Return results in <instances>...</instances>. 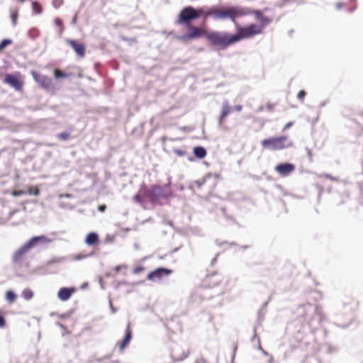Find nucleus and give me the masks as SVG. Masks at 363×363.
Instances as JSON below:
<instances>
[{"label":"nucleus","instance_id":"4","mask_svg":"<svg viewBox=\"0 0 363 363\" xmlns=\"http://www.w3.org/2000/svg\"><path fill=\"white\" fill-rule=\"evenodd\" d=\"M208 18L213 16L216 19H230L234 23L236 18L242 17L243 13L238 10V7L231 6L219 9L216 6L208 7Z\"/></svg>","mask_w":363,"mask_h":363},{"label":"nucleus","instance_id":"18","mask_svg":"<svg viewBox=\"0 0 363 363\" xmlns=\"http://www.w3.org/2000/svg\"><path fill=\"white\" fill-rule=\"evenodd\" d=\"M141 194L143 195V198L144 201H150L152 202V189H148L145 185H143L140 189Z\"/></svg>","mask_w":363,"mask_h":363},{"label":"nucleus","instance_id":"14","mask_svg":"<svg viewBox=\"0 0 363 363\" xmlns=\"http://www.w3.org/2000/svg\"><path fill=\"white\" fill-rule=\"evenodd\" d=\"M189 351H182L181 348L177 347L172 350V357L174 361H183L189 355Z\"/></svg>","mask_w":363,"mask_h":363},{"label":"nucleus","instance_id":"17","mask_svg":"<svg viewBox=\"0 0 363 363\" xmlns=\"http://www.w3.org/2000/svg\"><path fill=\"white\" fill-rule=\"evenodd\" d=\"M231 111V108L230 107L228 102H225L223 104L221 113L219 118L220 124H223L224 123L225 117L230 113Z\"/></svg>","mask_w":363,"mask_h":363},{"label":"nucleus","instance_id":"7","mask_svg":"<svg viewBox=\"0 0 363 363\" xmlns=\"http://www.w3.org/2000/svg\"><path fill=\"white\" fill-rule=\"evenodd\" d=\"M31 74L42 89L46 91H53L55 89L53 81L48 76L40 74L35 71H31Z\"/></svg>","mask_w":363,"mask_h":363},{"label":"nucleus","instance_id":"28","mask_svg":"<svg viewBox=\"0 0 363 363\" xmlns=\"http://www.w3.org/2000/svg\"><path fill=\"white\" fill-rule=\"evenodd\" d=\"M133 199L135 201L140 203H143V202H145L143 198V195L141 194L140 190H139L138 193L136 195H135Z\"/></svg>","mask_w":363,"mask_h":363},{"label":"nucleus","instance_id":"37","mask_svg":"<svg viewBox=\"0 0 363 363\" xmlns=\"http://www.w3.org/2000/svg\"><path fill=\"white\" fill-rule=\"evenodd\" d=\"M324 177L327 178V179H329L332 181H337L338 179L333 176H331L330 174H326L324 175Z\"/></svg>","mask_w":363,"mask_h":363},{"label":"nucleus","instance_id":"26","mask_svg":"<svg viewBox=\"0 0 363 363\" xmlns=\"http://www.w3.org/2000/svg\"><path fill=\"white\" fill-rule=\"evenodd\" d=\"M68 75L58 69L54 70V77L56 79L67 77Z\"/></svg>","mask_w":363,"mask_h":363},{"label":"nucleus","instance_id":"19","mask_svg":"<svg viewBox=\"0 0 363 363\" xmlns=\"http://www.w3.org/2000/svg\"><path fill=\"white\" fill-rule=\"evenodd\" d=\"M194 154L196 157L203 159L206 155V150L204 147L201 146L195 147L194 148Z\"/></svg>","mask_w":363,"mask_h":363},{"label":"nucleus","instance_id":"34","mask_svg":"<svg viewBox=\"0 0 363 363\" xmlns=\"http://www.w3.org/2000/svg\"><path fill=\"white\" fill-rule=\"evenodd\" d=\"M86 257V255H83V254H79V255H74V260H80V259H84Z\"/></svg>","mask_w":363,"mask_h":363},{"label":"nucleus","instance_id":"23","mask_svg":"<svg viewBox=\"0 0 363 363\" xmlns=\"http://www.w3.org/2000/svg\"><path fill=\"white\" fill-rule=\"evenodd\" d=\"M55 25L58 28L59 35L61 36L64 32L65 27L62 21L60 18H56L54 21Z\"/></svg>","mask_w":363,"mask_h":363},{"label":"nucleus","instance_id":"41","mask_svg":"<svg viewBox=\"0 0 363 363\" xmlns=\"http://www.w3.org/2000/svg\"><path fill=\"white\" fill-rule=\"evenodd\" d=\"M125 267H126L125 265H119V266L116 267L115 271L119 272L122 268H125Z\"/></svg>","mask_w":363,"mask_h":363},{"label":"nucleus","instance_id":"3","mask_svg":"<svg viewBox=\"0 0 363 363\" xmlns=\"http://www.w3.org/2000/svg\"><path fill=\"white\" fill-rule=\"evenodd\" d=\"M238 10L243 13L242 17L247 15H253L259 23V24L250 23L245 26H240V28L243 29L245 30L244 33L247 35V39H250L256 35L262 34L264 28L272 22L271 18L264 16L260 10H250L241 7H238Z\"/></svg>","mask_w":363,"mask_h":363},{"label":"nucleus","instance_id":"20","mask_svg":"<svg viewBox=\"0 0 363 363\" xmlns=\"http://www.w3.org/2000/svg\"><path fill=\"white\" fill-rule=\"evenodd\" d=\"M275 106V104L268 102L264 106H259L258 108V111H267L268 112H273L274 111Z\"/></svg>","mask_w":363,"mask_h":363},{"label":"nucleus","instance_id":"6","mask_svg":"<svg viewBox=\"0 0 363 363\" xmlns=\"http://www.w3.org/2000/svg\"><path fill=\"white\" fill-rule=\"evenodd\" d=\"M45 240H46V238L43 235L33 238L28 242L15 252L13 257L14 262H21L24 259L25 255L37 242V241Z\"/></svg>","mask_w":363,"mask_h":363},{"label":"nucleus","instance_id":"10","mask_svg":"<svg viewBox=\"0 0 363 363\" xmlns=\"http://www.w3.org/2000/svg\"><path fill=\"white\" fill-rule=\"evenodd\" d=\"M66 43L74 50L79 57L82 58L85 56L86 46L83 43L72 39H67Z\"/></svg>","mask_w":363,"mask_h":363},{"label":"nucleus","instance_id":"33","mask_svg":"<svg viewBox=\"0 0 363 363\" xmlns=\"http://www.w3.org/2000/svg\"><path fill=\"white\" fill-rule=\"evenodd\" d=\"M144 267H142V266H138L137 267H135L134 269H133V273L134 274H139L141 272H143L144 270Z\"/></svg>","mask_w":363,"mask_h":363},{"label":"nucleus","instance_id":"9","mask_svg":"<svg viewBox=\"0 0 363 363\" xmlns=\"http://www.w3.org/2000/svg\"><path fill=\"white\" fill-rule=\"evenodd\" d=\"M152 189V203H157L162 199H167L169 194L166 193L161 186L154 185L151 186Z\"/></svg>","mask_w":363,"mask_h":363},{"label":"nucleus","instance_id":"13","mask_svg":"<svg viewBox=\"0 0 363 363\" xmlns=\"http://www.w3.org/2000/svg\"><path fill=\"white\" fill-rule=\"evenodd\" d=\"M75 292V289L74 288H67L64 287L60 289L57 293V297L62 301H67L71 296Z\"/></svg>","mask_w":363,"mask_h":363},{"label":"nucleus","instance_id":"31","mask_svg":"<svg viewBox=\"0 0 363 363\" xmlns=\"http://www.w3.org/2000/svg\"><path fill=\"white\" fill-rule=\"evenodd\" d=\"M306 91L304 90H301L298 94H297V98L301 100V101H303L304 97L306 96Z\"/></svg>","mask_w":363,"mask_h":363},{"label":"nucleus","instance_id":"45","mask_svg":"<svg viewBox=\"0 0 363 363\" xmlns=\"http://www.w3.org/2000/svg\"><path fill=\"white\" fill-rule=\"evenodd\" d=\"M106 240H108L110 241H112L113 240V238H106Z\"/></svg>","mask_w":363,"mask_h":363},{"label":"nucleus","instance_id":"12","mask_svg":"<svg viewBox=\"0 0 363 363\" xmlns=\"http://www.w3.org/2000/svg\"><path fill=\"white\" fill-rule=\"evenodd\" d=\"M275 170L281 176H287L295 170V166L291 163H281L275 167Z\"/></svg>","mask_w":363,"mask_h":363},{"label":"nucleus","instance_id":"15","mask_svg":"<svg viewBox=\"0 0 363 363\" xmlns=\"http://www.w3.org/2000/svg\"><path fill=\"white\" fill-rule=\"evenodd\" d=\"M132 338V330L130 328V323H128L126 329H125V335L123 340L120 343V349L123 350L130 342Z\"/></svg>","mask_w":363,"mask_h":363},{"label":"nucleus","instance_id":"39","mask_svg":"<svg viewBox=\"0 0 363 363\" xmlns=\"http://www.w3.org/2000/svg\"><path fill=\"white\" fill-rule=\"evenodd\" d=\"M99 211L101 212H104L106 209V206L105 204L100 205L98 208Z\"/></svg>","mask_w":363,"mask_h":363},{"label":"nucleus","instance_id":"36","mask_svg":"<svg viewBox=\"0 0 363 363\" xmlns=\"http://www.w3.org/2000/svg\"><path fill=\"white\" fill-rule=\"evenodd\" d=\"M6 325V320L2 315H0V328H4Z\"/></svg>","mask_w":363,"mask_h":363},{"label":"nucleus","instance_id":"30","mask_svg":"<svg viewBox=\"0 0 363 363\" xmlns=\"http://www.w3.org/2000/svg\"><path fill=\"white\" fill-rule=\"evenodd\" d=\"M63 4V0H53L52 5L55 9L60 8Z\"/></svg>","mask_w":363,"mask_h":363},{"label":"nucleus","instance_id":"22","mask_svg":"<svg viewBox=\"0 0 363 363\" xmlns=\"http://www.w3.org/2000/svg\"><path fill=\"white\" fill-rule=\"evenodd\" d=\"M33 296V291L29 288L25 289L21 294V296L26 301L30 300Z\"/></svg>","mask_w":363,"mask_h":363},{"label":"nucleus","instance_id":"11","mask_svg":"<svg viewBox=\"0 0 363 363\" xmlns=\"http://www.w3.org/2000/svg\"><path fill=\"white\" fill-rule=\"evenodd\" d=\"M172 273V270L168 269L166 268H157L155 270L150 272L147 277L148 280L155 281L156 280H160L163 277L169 276Z\"/></svg>","mask_w":363,"mask_h":363},{"label":"nucleus","instance_id":"40","mask_svg":"<svg viewBox=\"0 0 363 363\" xmlns=\"http://www.w3.org/2000/svg\"><path fill=\"white\" fill-rule=\"evenodd\" d=\"M292 125H293V122H289V123H287L284 125V128H283V130L284 131V130H287V129H288V128H289Z\"/></svg>","mask_w":363,"mask_h":363},{"label":"nucleus","instance_id":"43","mask_svg":"<svg viewBox=\"0 0 363 363\" xmlns=\"http://www.w3.org/2000/svg\"><path fill=\"white\" fill-rule=\"evenodd\" d=\"M106 240H108L110 241H112L113 240V238H106Z\"/></svg>","mask_w":363,"mask_h":363},{"label":"nucleus","instance_id":"8","mask_svg":"<svg viewBox=\"0 0 363 363\" xmlns=\"http://www.w3.org/2000/svg\"><path fill=\"white\" fill-rule=\"evenodd\" d=\"M4 82L9 84L17 91H22L24 82L20 73L8 74L5 76Z\"/></svg>","mask_w":363,"mask_h":363},{"label":"nucleus","instance_id":"46","mask_svg":"<svg viewBox=\"0 0 363 363\" xmlns=\"http://www.w3.org/2000/svg\"><path fill=\"white\" fill-rule=\"evenodd\" d=\"M20 2L23 3L26 0H18Z\"/></svg>","mask_w":363,"mask_h":363},{"label":"nucleus","instance_id":"25","mask_svg":"<svg viewBox=\"0 0 363 363\" xmlns=\"http://www.w3.org/2000/svg\"><path fill=\"white\" fill-rule=\"evenodd\" d=\"M18 16V11L17 9L11 11V18L12 20V23L13 26H16L17 23Z\"/></svg>","mask_w":363,"mask_h":363},{"label":"nucleus","instance_id":"38","mask_svg":"<svg viewBox=\"0 0 363 363\" xmlns=\"http://www.w3.org/2000/svg\"><path fill=\"white\" fill-rule=\"evenodd\" d=\"M29 193L30 194H33L35 195H38L39 194V190L38 189H36V188L34 189H30L29 190Z\"/></svg>","mask_w":363,"mask_h":363},{"label":"nucleus","instance_id":"2","mask_svg":"<svg viewBox=\"0 0 363 363\" xmlns=\"http://www.w3.org/2000/svg\"><path fill=\"white\" fill-rule=\"evenodd\" d=\"M208 7H200L194 9L192 6H186L183 8L178 16L176 21L177 24L184 26L188 30L187 33L179 37V39L184 41L194 40L195 38H190V34L194 28H205L204 27H196L192 25V21L199 17L203 18V24L206 25L208 19Z\"/></svg>","mask_w":363,"mask_h":363},{"label":"nucleus","instance_id":"32","mask_svg":"<svg viewBox=\"0 0 363 363\" xmlns=\"http://www.w3.org/2000/svg\"><path fill=\"white\" fill-rule=\"evenodd\" d=\"M174 152L176 155H179V156H180V157H182V156L185 155V154H186V152H185L184 150H179V149H176V150H174Z\"/></svg>","mask_w":363,"mask_h":363},{"label":"nucleus","instance_id":"27","mask_svg":"<svg viewBox=\"0 0 363 363\" xmlns=\"http://www.w3.org/2000/svg\"><path fill=\"white\" fill-rule=\"evenodd\" d=\"M12 41L9 39H4L0 43V52H1L6 46L11 45Z\"/></svg>","mask_w":363,"mask_h":363},{"label":"nucleus","instance_id":"16","mask_svg":"<svg viewBox=\"0 0 363 363\" xmlns=\"http://www.w3.org/2000/svg\"><path fill=\"white\" fill-rule=\"evenodd\" d=\"M85 242L89 246H96L99 243V235L96 233H89L85 239Z\"/></svg>","mask_w":363,"mask_h":363},{"label":"nucleus","instance_id":"5","mask_svg":"<svg viewBox=\"0 0 363 363\" xmlns=\"http://www.w3.org/2000/svg\"><path fill=\"white\" fill-rule=\"evenodd\" d=\"M263 148L271 150H279L293 145L287 136L274 137L264 139L261 142Z\"/></svg>","mask_w":363,"mask_h":363},{"label":"nucleus","instance_id":"42","mask_svg":"<svg viewBox=\"0 0 363 363\" xmlns=\"http://www.w3.org/2000/svg\"><path fill=\"white\" fill-rule=\"evenodd\" d=\"M235 108L237 111H240L242 110V106H237Z\"/></svg>","mask_w":363,"mask_h":363},{"label":"nucleus","instance_id":"21","mask_svg":"<svg viewBox=\"0 0 363 363\" xmlns=\"http://www.w3.org/2000/svg\"><path fill=\"white\" fill-rule=\"evenodd\" d=\"M32 10L35 14L39 15L43 12V7L41 4L37 1H32Z\"/></svg>","mask_w":363,"mask_h":363},{"label":"nucleus","instance_id":"35","mask_svg":"<svg viewBox=\"0 0 363 363\" xmlns=\"http://www.w3.org/2000/svg\"><path fill=\"white\" fill-rule=\"evenodd\" d=\"M24 194H25V191H23L22 190L13 191L12 192V195L14 196H18L23 195Z\"/></svg>","mask_w":363,"mask_h":363},{"label":"nucleus","instance_id":"1","mask_svg":"<svg viewBox=\"0 0 363 363\" xmlns=\"http://www.w3.org/2000/svg\"><path fill=\"white\" fill-rule=\"evenodd\" d=\"M235 25L236 27L235 34L219 31L208 32L206 28H194L189 36L190 38H195V39L206 38L212 46L218 50H225L243 39H247V35L244 33L245 30L241 29L240 26L237 23Z\"/></svg>","mask_w":363,"mask_h":363},{"label":"nucleus","instance_id":"44","mask_svg":"<svg viewBox=\"0 0 363 363\" xmlns=\"http://www.w3.org/2000/svg\"><path fill=\"white\" fill-rule=\"evenodd\" d=\"M106 240H108L110 241H112L113 240V238H106Z\"/></svg>","mask_w":363,"mask_h":363},{"label":"nucleus","instance_id":"29","mask_svg":"<svg viewBox=\"0 0 363 363\" xmlns=\"http://www.w3.org/2000/svg\"><path fill=\"white\" fill-rule=\"evenodd\" d=\"M69 133H67V132H63V133H59L57 137L58 139L60 140H67L69 138Z\"/></svg>","mask_w":363,"mask_h":363},{"label":"nucleus","instance_id":"24","mask_svg":"<svg viewBox=\"0 0 363 363\" xmlns=\"http://www.w3.org/2000/svg\"><path fill=\"white\" fill-rule=\"evenodd\" d=\"M6 298L9 303H13L16 299V296L12 291H8L6 294Z\"/></svg>","mask_w":363,"mask_h":363}]
</instances>
